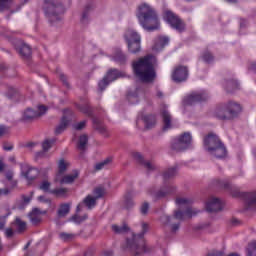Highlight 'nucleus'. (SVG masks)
Wrapping results in <instances>:
<instances>
[{
    "label": "nucleus",
    "instance_id": "nucleus-1",
    "mask_svg": "<svg viewBox=\"0 0 256 256\" xmlns=\"http://www.w3.org/2000/svg\"><path fill=\"white\" fill-rule=\"evenodd\" d=\"M156 63L157 58L152 54H147L139 58L132 63L135 77L142 83H153V81L157 79V71L155 70Z\"/></svg>",
    "mask_w": 256,
    "mask_h": 256
},
{
    "label": "nucleus",
    "instance_id": "nucleus-2",
    "mask_svg": "<svg viewBox=\"0 0 256 256\" xmlns=\"http://www.w3.org/2000/svg\"><path fill=\"white\" fill-rule=\"evenodd\" d=\"M213 185L219 189L228 191L232 197L243 199L244 207L247 211H256V192H241L239 187L231 185L229 180H213Z\"/></svg>",
    "mask_w": 256,
    "mask_h": 256
},
{
    "label": "nucleus",
    "instance_id": "nucleus-3",
    "mask_svg": "<svg viewBox=\"0 0 256 256\" xmlns=\"http://www.w3.org/2000/svg\"><path fill=\"white\" fill-rule=\"evenodd\" d=\"M139 23L146 31H157L159 29V14L153 6L143 3L138 7L137 14Z\"/></svg>",
    "mask_w": 256,
    "mask_h": 256
},
{
    "label": "nucleus",
    "instance_id": "nucleus-4",
    "mask_svg": "<svg viewBox=\"0 0 256 256\" xmlns=\"http://www.w3.org/2000/svg\"><path fill=\"white\" fill-rule=\"evenodd\" d=\"M142 230L139 234L132 233V239L129 241V255L140 256L143 253H149V248L145 243V234L149 232V224L142 222Z\"/></svg>",
    "mask_w": 256,
    "mask_h": 256
},
{
    "label": "nucleus",
    "instance_id": "nucleus-5",
    "mask_svg": "<svg viewBox=\"0 0 256 256\" xmlns=\"http://www.w3.org/2000/svg\"><path fill=\"white\" fill-rule=\"evenodd\" d=\"M243 111L241 104L235 101H228L219 104L214 110V117L220 121H233V119L239 117V113Z\"/></svg>",
    "mask_w": 256,
    "mask_h": 256
},
{
    "label": "nucleus",
    "instance_id": "nucleus-6",
    "mask_svg": "<svg viewBox=\"0 0 256 256\" xmlns=\"http://www.w3.org/2000/svg\"><path fill=\"white\" fill-rule=\"evenodd\" d=\"M204 147L210 155L216 159H225L227 157V148L217 134L210 132L203 139Z\"/></svg>",
    "mask_w": 256,
    "mask_h": 256
},
{
    "label": "nucleus",
    "instance_id": "nucleus-7",
    "mask_svg": "<svg viewBox=\"0 0 256 256\" xmlns=\"http://www.w3.org/2000/svg\"><path fill=\"white\" fill-rule=\"evenodd\" d=\"M67 167H69V162L65 161V159H60L58 162V172L54 179L56 183H60V185H71L79 177V171L77 170H74L70 174H65Z\"/></svg>",
    "mask_w": 256,
    "mask_h": 256
},
{
    "label": "nucleus",
    "instance_id": "nucleus-8",
    "mask_svg": "<svg viewBox=\"0 0 256 256\" xmlns=\"http://www.w3.org/2000/svg\"><path fill=\"white\" fill-rule=\"evenodd\" d=\"M177 175V166L168 168L163 173V179H164V186L160 188L155 194V199H164V197H167L168 195H171L172 193H175V186L167 184V181L169 179H173Z\"/></svg>",
    "mask_w": 256,
    "mask_h": 256
},
{
    "label": "nucleus",
    "instance_id": "nucleus-9",
    "mask_svg": "<svg viewBox=\"0 0 256 256\" xmlns=\"http://www.w3.org/2000/svg\"><path fill=\"white\" fill-rule=\"evenodd\" d=\"M192 203L193 201L188 198H176V205H179L180 209H185V210H176L174 212L175 219H178L179 221H183V218L185 217V215L186 217H189L191 219L193 215H197V213H200V211L191 209Z\"/></svg>",
    "mask_w": 256,
    "mask_h": 256
},
{
    "label": "nucleus",
    "instance_id": "nucleus-10",
    "mask_svg": "<svg viewBox=\"0 0 256 256\" xmlns=\"http://www.w3.org/2000/svg\"><path fill=\"white\" fill-rule=\"evenodd\" d=\"M164 19L166 23H168V25L178 33H185L187 30V24H185V21L171 10H166L164 12Z\"/></svg>",
    "mask_w": 256,
    "mask_h": 256
},
{
    "label": "nucleus",
    "instance_id": "nucleus-11",
    "mask_svg": "<svg viewBox=\"0 0 256 256\" xmlns=\"http://www.w3.org/2000/svg\"><path fill=\"white\" fill-rule=\"evenodd\" d=\"M209 100V94L207 91L202 90L198 92H192L183 99V105L189 107L191 105H196V103H203Z\"/></svg>",
    "mask_w": 256,
    "mask_h": 256
},
{
    "label": "nucleus",
    "instance_id": "nucleus-12",
    "mask_svg": "<svg viewBox=\"0 0 256 256\" xmlns=\"http://www.w3.org/2000/svg\"><path fill=\"white\" fill-rule=\"evenodd\" d=\"M192 137L189 132L181 134L178 138L174 139L171 144L172 151H185L191 145Z\"/></svg>",
    "mask_w": 256,
    "mask_h": 256
},
{
    "label": "nucleus",
    "instance_id": "nucleus-13",
    "mask_svg": "<svg viewBox=\"0 0 256 256\" xmlns=\"http://www.w3.org/2000/svg\"><path fill=\"white\" fill-rule=\"evenodd\" d=\"M171 79L174 83H185L189 79V68L184 65H178L174 67Z\"/></svg>",
    "mask_w": 256,
    "mask_h": 256
},
{
    "label": "nucleus",
    "instance_id": "nucleus-14",
    "mask_svg": "<svg viewBox=\"0 0 256 256\" xmlns=\"http://www.w3.org/2000/svg\"><path fill=\"white\" fill-rule=\"evenodd\" d=\"M129 51L133 55L141 53V35L135 30H130L129 33Z\"/></svg>",
    "mask_w": 256,
    "mask_h": 256
},
{
    "label": "nucleus",
    "instance_id": "nucleus-15",
    "mask_svg": "<svg viewBox=\"0 0 256 256\" xmlns=\"http://www.w3.org/2000/svg\"><path fill=\"white\" fill-rule=\"evenodd\" d=\"M47 106L40 105L38 106V110L35 112L33 109L28 108L23 112L22 119L24 121H31V119H35L37 117H41V115H45L47 113Z\"/></svg>",
    "mask_w": 256,
    "mask_h": 256
},
{
    "label": "nucleus",
    "instance_id": "nucleus-16",
    "mask_svg": "<svg viewBox=\"0 0 256 256\" xmlns=\"http://www.w3.org/2000/svg\"><path fill=\"white\" fill-rule=\"evenodd\" d=\"M119 77H121V73L117 70L108 71L107 75L98 83L100 91H104L109 83H113V81L119 79Z\"/></svg>",
    "mask_w": 256,
    "mask_h": 256
},
{
    "label": "nucleus",
    "instance_id": "nucleus-17",
    "mask_svg": "<svg viewBox=\"0 0 256 256\" xmlns=\"http://www.w3.org/2000/svg\"><path fill=\"white\" fill-rule=\"evenodd\" d=\"M132 156L134 157V159H136V161H138V163H140V165H143V167L148 171V173L157 171V165L155 164V162L145 161L141 153L133 152Z\"/></svg>",
    "mask_w": 256,
    "mask_h": 256
},
{
    "label": "nucleus",
    "instance_id": "nucleus-18",
    "mask_svg": "<svg viewBox=\"0 0 256 256\" xmlns=\"http://www.w3.org/2000/svg\"><path fill=\"white\" fill-rule=\"evenodd\" d=\"M21 175L25 177V179H28V181H32V179H35L37 175H39V170L37 168L30 167L29 164H21Z\"/></svg>",
    "mask_w": 256,
    "mask_h": 256
},
{
    "label": "nucleus",
    "instance_id": "nucleus-19",
    "mask_svg": "<svg viewBox=\"0 0 256 256\" xmlns=\"http://www.w3.org/2000/svg\"><path fill=\"white\" fill-rule=\"evenodd\" d=\"M222 210L223 203H221V199L219 198H213L211 201L206 203V211H208V213H217Z\"/></svg>",
    "mask_w": 256,
    "mask_h": 256
},
{
    "label": "nucleus",
    "instance_id": "nucleus-20",
    "mask_svg": "<svg viewBox=\"0 0 256 256\" xmlns=\"http://www.w3.org/2000/svg\"><path fill=\"white\" fill-rule=\"evenodd\" d=\"M83 205H85L88 209H93V207L97 205V200L93 197V195H88L84 198L82 203L78 204L76 208L77 213L83 209Z\"/></svg>",
    "mask_w": 256,
    "mask_h": 256
},
{
    "label": "nucleus",
    "instance_id": "nucleus-21",
    "mask_svg": "<svg viewBox=\"0 0 256 256\" xmlns=\"http://www.w3.org/2000/svg\"><path fill=\"white\" fill-rule=\"evenodd\" d=\"M160 115L162 117L164 131H167V129H171L172 117H171V113H169V110L165 108L162 109L160 112Z\"/></svg>",
    "mask_w": 256,
    "mask_h": 256
},
{
    "label": "nucleus",
    "instance_id": "nucleus-22",
    "mask_svg": "<svg viewBox=\"0 0 256 256\" xmlns=\"http://www.w3.org/2000/svg\"><path fill=\"white\" fill-rule=\"evenodd\" d=\"M142 121L145 125V129H153L157 125V117L153 114L142 116Z\"/></svg>",
    "mask_w": 256,
    "mask_h": 256
},
{
    "label": "nucleus",
    "instance_id": "nucleus-23",
    "mask_svg": "<svg viewBox=\"0 0 256 256\" xmlns=\"http://www.w3.org/2000/svg\"><path fill=\"white\" fill-rule=\"evenodd\" d=\"M47 212H42L41 210L34 208L32 212L29 214L30 221L33 225H38V223H41L42 218L41 215H45Z\"/></svg>",
    "mask_w": 256,
    "mask_h": 256
},
{
    "label": "nucleus",
    "instance_id": "nucleus-24",
    "mask_svg": "<svg viewBox=\"0 0 256 256\" xmlns=\"http://www.w3.org/2000/svg\"><path fill=\"white\" fill-rule=\"evenodd\" d=\"M239 89V82L235 79H230L226 81L225 91L226 93H235Z\"/></svg>",
    "mask_w": 256,
    "mask_h": 256
},
{
    "label": "nucleus",
    "instance_id": "nucleus-25",
    "mask_svg": "<svg viewBox=\"0 0 256 256\" xmlns=\"http://www.w3.org/2000/svg\"><path fill=\"white\" fill-rule=\"evenodd\" d=\"M201 61L206 63V65H211L215 61V55L209 50H204L200 56Z\"/></svg>",
    "mask_w": 256,
    "mask_h": 256
},
{
    "label": "nucleus",
    "instance_id": "nucleus-26",
    "mask_svg": "<svg viewBox=\"0 0 256 256\" xmlns=\"http://www.w3.org/2000/svg\"><path fill=\"white\" fill-rule=\"evenodd\" d=\"M16 49L22 57H30L31 56V47L29 45L20 42V46H16Z\"/></svg>",
    "mask_w": 256,
    "mask_h": 256
},
{
    "label": "nucleus",
    "instance_id": "nucleus-27",
    "mask_svg": "<svg viewBox=\"0 0 256 256\" xmlns=\"http://www.w3.org/2000/svg\"><path fill=\"white\" fill-rule=\"evenodd\" d=\"M111 158H106L94 165V171H102V169H107L111 165Z\"/></svg>",
    "mask_w": 256,
    "mask_h": 256
},
{
    "label": "nucleus",
    "instance_id": "nucleus-28",
    "mask_svg": "<svg viewBox=\"0 0 256 256\" xmlns=\"http://www.w3.org/2000/svg\"><path fill=\"white\" fill-rule=\"evenodd\" d=\"M88 141H89V138L87 137V135L83 134L79 136L78 142H77L78 149H80V151H85V149H87Z\"/></svg>",
    "mask_w": 256,
    "mask_h": 256
},
{
    "label": "nucleus",
    "instance_id": "nucleus-29",
    "mask_svg": "<svg viewBox=\"0 0 256 256\" xmlns=\"http://www.w3.org/2000/svg\"><path fill=\"white\" fill-rule=\"evenodd\" d=\"M167 45H169V37H167V36H158L156 38L155 47L163 48Z\"/></svg>",
    "mask_w": 256,
    "mask_h": 256
},
{
    "label": "nucleus",
    "instance_id": "nucleus-30",
    "mask_svg": "<svg viewBox=\"0 0 256 256\" xmlns=\"http://www.w3.org/2000/svg\"><path fill=\"white\" fill-rule=\"evenodd\" d=\"M55 197H67L69 195V189L67 188H56L50 191Z\"/></svg>",
    "mask_w": 256,
    "mask_h": 256
},
{
    "label": "nucleus",
    "instance_id": "nucleus-31",
    "mask_svg": "<svg viewBox=\"0 0 256 256\" xmlns=\"http://www.w3.org/2000/svg\"><path fill=\"white\" fill-rule=\"evenodd\" d=\"M67 125H69V120L67 119V117H63L61 119L60 125L56 127L55 133L57 135L61 134L62 131H65V129H67Z\"/></svg>",
    "mask_w": 256,
    "mask_h": 256
},
{
    "label": "nucleus",
    "instance_id": "nucleus-32",
    "mask_svg": "<svg viewBox=\"0 0 256 256\" xmlns=\"http://www.w3.org/2000/svg\"><path fill=\"white\" fill-rule=\"evenodd\" d=\"M44 9L45 13H51V11H55V9H57V5H55V0H45Z\"/></svg>",
    "mask_w": 256,
    "mask_h": 256
},
{
    "label": "nucleus",
    "instance_id": "nucleus-33",
    "mask_svg": "<svg viewBox=\"0 0 256 256\" xmlns=\"http://www.w3.org/2000/svg\"><path fill=\"white\" fill-rule=\"evenodd\" d=\"M71 211V204H61L58 210L59 217H65Z\"/></svg>",
    "mask_w": 256,
    "mask_h": 256
},
{
    "label": "nucleus",
    "instance_id": "nucleus-34",
    "mask_svg": "<svg viewBox=\"0 0 256 256\" xmlns=\"http://www.w3.org/2000/svg\"><path fill=\"white\" fill-rule=\"evenodd\" d=\"M105 188L99 186L93 190V198L97 201V199H101V197H105Z\"/></svg>",
    "mask_w": 256,
    "mask_h": 256
},
{
    "label": "nucleus",
    "instance_id": "nucleus-35",
    "mask_svg": "<svg viewBox=\"0 0 256 256\" xmlns=\"http://www.w3.org/2000/svg\"><path fill=\"white\" fill-rule=\"evenodd\" d=\"M246 256H256V241L248 244L246 248Z\"/></svg>",
    "mask_w": 256,
    "mask_h": 256
},
{
    "label": "nucleus",
    "instance_id": "nucleus-36",
    "mask_svg": "<svg viewBox=\"0 0 256 256\" xmlns=\"http://www.w3.org/2000/svg\"><path fill=\"white\" fill-rule=\"evenodd\" d=\"M112 230L114 233H127V231H129V226L127 224L122 226L112 225Z\"/></svg>",
    "mask_w": 256,
    "mask_h": 256
},
{
    "label": "nucleus",
    "instance_id": "nucleus-37",
    "mask_svg": "<svg viewBox=\"0 0 256 256\" xmlns=\"http://www.w3.org/2000/svg\"><path fill=\"white\" fill-rule=\"evenodd\" d=\"M53 145H55V139H46L42 142V149L44 152H47Z\"/></svg>",
    "mask_w": 256,
    "mask_h": 256
},
{
    "label": "nucleus",
    "instance_id": "nucleus-38",
    "mask_svg": "<svg viewBox=\"0 0 256 256\" xmlns=\"http://www.w3.org/2000/svg\"><path fill=\"white\" fill-rule=\"evenodd\" d=\"M51 183H49V181L44 180L41 182L39 188L41 189V191H44L45 193H51Z\"/></svg>",
    "mask_w": 256,
    "mask_h": 256
},
{
    "label": "nucleus",
    "instance_id": "nucleus-39",
    "mask_svg": "<svg viewBox=\"0 0 256 256\" xmlns=\"http://www.w3.org/2000/svg\"><path fill=\"white\" fill-rule=\"evenodd\" d=\"M16 227H17V230L19 231V233L25 231V229H27V224L23 221H21V219L19 218H16Z\"/></svg>",
    "mask_w": 256,
    "mask_h": 256
},
{
    "label": "nucleus",
    "instance_id": "nucleus-40",
    "mask_svg": "<svg viewBox=\"0 0 256 256\" xmlns=\"http://www.w3.org/2000/svg\"><path fill=\"white\" fill-rule=\"evenodd\" d=\"M149 207V202H143L140 206L141 215H147V213H149Z\"/></svg>",
    "mask_w": 256,
    "mask_h": 256
},
{
    "label": "nucleus",
    "instance_id": "nucleus-41",
    "mask_svg": "<svg viewBox=\"0 0 256 256\" xmlns=\"http://www.w3.org/2000/svg\"><path fill=\"white\" fill-rule=\"evenodd\" d=\"M6 179L11 187H15L17 185V181L13 180V172H7Z\"/></svg>",
    "mask_w": 256,
    "mask_h": 256
},
{
    "label": "nucleus",
    "instance_id": "nucleus-42",
    "mask_svg": "<svg viewBox=\"0 0 256 256\" xmlns=\"http://www.w3.org/2000/svg\"><path fill=\"white\" fill-rule=\"evenodd\" d=\"M85 219H87V215H84L83 217H81V216L76 214L72 217V221L74 223H83V221H85Z\"/></svg>",
    "mask_w": 256,
    "mask_h": 256
},
{
    "label": "nucleus",
    "instance_id": "nucleus-43",
    "mask_svg": "<svg viewBox=\"0 0 256 256\" xmlns=\"http://www.w3.org/2000/svg\"><path fill=\"white\" fill-rule=\"evenodd\" d=\"M9 3H11V0H0V11H5L9 7Z\"/></svg>",
    "mask_w": 256,
    "mask_h": 256
},
{
    "label": "nucleus",
    "instance_id": "nucleus-44",
    "mask_svg": "<svg viewBox=\"0 0 256 256\" xmlns=\"http://www.w3.org/2000/svg\"><path fill=\"white\" fill-rule=\"evenodd\" d=\"M113 60H114V61H118V62L125 61V55H123L122 52H118V53L113 57Z\"/></svg>",
    "mask_w": 256,
    "mask_h": 256
},
{
    "label": "nucleus",
    "instance_id": "nucleus-45",
    "mask_svg": "<svg viewBox=\"0 0 256 256\" xmlns=\"http://www.w3.org/2000/svg\"><path fill=\"white\" fill-rule=\"evenodd\" d=\"M85 125H86V122H85V121H82V122L76 124V125L74 126V128H75L77 131H81V129H83V127H85Z\"/></svg>",
    "mask_w": 256,
    "mask_h": 256
},
{
    "label": "nucleus",
    "instance_id": "nucleus-46",
    "mask_svg": "<svg viewBox=\"0 0 256 256\" xmlns=\"http://www.w3.org/2000/svg\"><path fill=\"white\" fill-rule=\"evenodd\" d=\"M5 195H9V189H0V197H5Z\"/></svg>",
    "mask_w": 256,
    "mask_h": 256
},
{
    "label": "nucleus",
    "instance_id": "nucleus-47",
    "mask_svg": "<svg viewBox=\"0 0 256 256\" xmlns=\"http://www.w3.org/2000/svg\"><path fill=\"white\" fill-rule=\"evenodd\" d=\"M3 149L4 151H13V144H5Z\"/></svg>",
    "mask_w": 256,
    "mask_h": 256
},
{
    "label": "nucleus",
    "instance_id": "nucleus-48",
    "mask_svg": "<svg viewBox=\"0 0 256 256\" xmlns=\"http://www.w3.org/2000/svg\"><path fill=\"white\" fill-rule=\"evenodd\" d=\"M6 237H13V229L8 228L5 230Z\"/></svg>",
    "mask_w": 256,
    "mask_h": 256
},
{
    "label": "nucleus",
    "instance_id": "nucleus-49",
    "mask_svg": "<svg viewBox=\"0 0 256 256\" xmlns=\"http://www.w3.org/2000/svg\"><path fill=\"white\" fill-rule=\"evenodd\" d=\"M245 27H247V20L242 18L240 19V28L245 29Z\"/></svg>",
    "mask_w": 256,
    "mask_h": 256
},
{
    "label": "nucleus",
    "instance_id": "nucleus-50",
    "mask_svg": "<svg viewBox=\"0 0 256 256\" xmlns=\"http://www.w3.org/2000/svg\"><path fill=\"white\" fill-rule=\"evenodd\" d=\"M38 201H41L42 203H51V201L47 199L45 196L38 197Z\"/></svg>",
    "mask_w": 256,
    "mask_h": 256
},
{
    "label": "nucleus",
    "instance_id": "nucleus-51",
    "mask_svg": "<svg viewBox=\"0 0 256 256\" xmlns=\"http://www.w3.org/2000/svg\"><path fill=\"white\" fill-rule=\"evenodd\" d=\"M7 133V128L5 126H0V137H3Z\"/></svg>",
    "mask_w": 256,
    "mask_h": 256
},
{
    "label": "nucleus",
    "instance_id": "nucleus-52",
    "mask_svg": "<svg viewBox=\"0 0 256 256\" xmlns=\"http://www.w3.org/2000/svg\"><path fill=\"white\" fill-rule=\"evenodd\" d=\"M180 224H173L172 225V233H176L179 231Z\"/></svg>",
    "mask_w": 256,
    "mask_h": 256
},
{
    "label": "nucleus",
    "instance_id": "nucleus-53",
    "mask_svg": "<svg viewBox=\"0 0 256 256\" xmlns=\"http://www.w3.org/2000/svg\"><path fill=\"white\" fill-rule=\"evenodd\" d=\"M60 237L62 239H64V241H66L67 239H69L71 237V235L67 234V233H61Z\"/></svg>",
    "mask_w": 256,
    "mask_h": 256
},
{
    "label": "nucleus",
    "instance_id": "nucleus-54",
    "mask_svg": "<svg viewBox=\"0 0 256 256\" xmlns=\"http://www.w3.org/2000/svg\"><path fill=\"white\" fill-rule=\"evenodd\" d=\"M5 169V164L3 163V160H0V172Z\"/></svg>",
    "mask_w": 256,
    "mask_h": 256
},
{
    "label": "nucleus",
    "instance_id": "nucleus-55",
    "mask_svg": "<svg viewBox=\"0 0 256 256\" xmlns=\"http://www.w3.org/2000/svg\"><path fill=\"white\" fill-rule=\"evenodd\" d=\"M111 255H113V251L111 250L104 252V256H111Z\"/></svg>",
    "mask_w": 256,
    "mask_h": 256
},
{
    "label": "nucleus",
    "instance_id": "nucleus-56",
    "mask_svg": "<svg viewBox=\"0 0 256 256\" xmlns=\"http://www.w3.org/2000/svg\"><path fill=\"white\" fill-rule=\"evenodd\" d=\"M60 79H61V81H63V83H65V81H67V78L63 74L60 75Z\"/></svg>",
    "mask_w": 256,
    "mask_h": 256
},
{
    "label": "nucleus",
    "instance_id": "nucleus-57",
    "mask_svg": "<svg viewBox=\"0 0 256 256\" xmlns=\"http://www.w3.org/2000/svg\"><path fill=\"white\" fill-rule=\"evenodd\" d=\"M166 223H171V217L170 216H166Z\"/></svg>",
    "mask_w": 256,
    "mask_h": 256
},
{
    "label": "nucleus",
    "instance_id": "nucleus-58",
    "mask_svg": "<svg viewBox=\"0 0 256 256\" xmlns=\"http://www.w3.org/2000/svg\"><path fill=\"white\" fill-rule=\"evenodd\" d=\"M227 3H237V0H225Z\"/></svg>",
    "mask_w": 256,
    "mask_h": 256
},
{
    "label": "nucleus",
    "instance_id": "nucleus-59",
    "mask_svg": "<svg viewBox=\"0 0 256 256\" xmlns=\"http://www.w3.org/2000/svg\"><path fill=\"white\" fill-rule=\"evenodd\" d=\"M157 97H163V92H157Z\"/></svg>",
    "mask_w": 256,
    "mask_h": 256
},
{
    "label": "nucleus",
    "instance_id": "nucleus-60",
    "mask_svg": "<svg viewBox=\"0 0 256 256\" xmlns=\"http://www.w3.org/2000/svg\"><path fill=\"white\" fill-rule=\"evenodd\" d=\"M3 227H5V223L0 222V229H3Z\"/></svg>",
    "mask_w": 256,
    "mask_h": 256
},
{
    "label": "nucleus",
    "instance_id": "nucleus-61",
    "mask_svg": "<svg viewBox=\"0 0 256 256\" xmlns=\"http://www.w3.org/2000/svg\"><path fill=\"white\" fill-rule=\"evenodd\" d=\"M232 224H233V225H237V219H233V220H232Z\"/></svg>",
    "mask_w": 256,
    "mask_h": 256
},
{
    "label": "nucleus",
    "instance_id": "nucleus-62",
    "mask_svg": "<svg viewBox=\"0 0 256 256\" xmlns=\"http://www.w3.org/2000/svg\"><path fill=\"white\" fill-rule=\"evenodd\" d=\"M24 201H25V203H29V201H31V198H27Z\"/></svg>",
    "mask_w": 256,
    "mask_h": 256
},
{
    "label": "nucleus",
    "instance_id": "nucleus-63",
    "mask_svg": "<svg viewBox=\"0 0 256 256\" xmlns=\"http://www.w3.org/2000/svg\"><path fill=\"white\" fill-rule=\"evenodd\" d=\"M43 152L38 153V157H42Z\"/></svg>",
    "mask_w": 256,
    "mask_h": 256
},
{
    "label": "nucleus",
    "instance_id": "nucleus-64",
    "mask_svg": "<svg viewBox=\"0 0 256 256\" xmlns=\"http://www.w3.org/2000/svg\"><path fill=\"white\" fill-rule=\"evenodd\" d=\"M57 18V16H55V15H52V19H56Z\"/></svg>",
    "mask_w": 256,
    "mask_h": 256
}]
</instances>
